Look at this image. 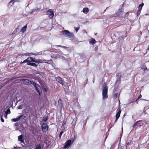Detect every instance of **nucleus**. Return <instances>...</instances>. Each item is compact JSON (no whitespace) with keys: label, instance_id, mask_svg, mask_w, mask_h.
<instances>
[{"label":"nucleus","instance_id":"obj_31","mask_svg":"<svg viewBox=\"0 0 149 149\" xmlns=\"http://www.w3.org/2000/svg\"><path fill=\"white\" fill-rule=\"evenodd\" d=\"M41 147L40 145L39 144H38L37 145L35 149H41Z\"/></svg>","mask_w":149,"mask_h":149},{"label":"nucleus","instance_id":"obj_24","mask_svg":"<svg viewBox=\"0 0 149 149\" xmlns=\"http://www.w3.org/2000/svg\"><path fill=\"white\" fill-rule=\"evenodd\" d=\"M52 66V67L53 69H58V68L56 67L55 64L54 63H52L51 64Z\"/></svg>","mask_w":149,"mask_h":149},{"label":"nucleus","instance_id":"obj_2","mask_svg":"<svg viewBox=\"0 0 149 149\" xmlns=\"http://www.w3.org/2000/svg\"><path fill=\"white\" fill-rule=\"evenodd\" d=\"M108 88L107 86H105L102 90V98L103 99L107 98Z\"/></svg>","mask_w":149,"mask_h":149},{"label":"nucleus","instance_id":"obj_12","mask_svg":"<svg viewBox=\"0 0 149 149\" xmlns=\"http://www.w3.org/2000/svg\"><path fill=\"white\" fill-rule=\"evenodd\" d=\"M23 116V114L19 116H17L16 118H13L12 120L13 122H16L19 120Z\"/></svg>","mask_w":149,"mask_h":149},{"label":"nucleus","instance_id":"obj_38","mask_svg":"<svg viewBox=\"0 0 149 149\" xmlns=\"http://www.w3.org/2000/svg\"><path fill=\"white\" fill-rule=\"evenodd\" d=\"M77 139L76 136H74L73 139H72V143L75 141Z\"/></svg>","mask_w":149,"mask_h":149},{"label":"nucleus","instance_id":"obj_40","mask_svg":"<svg viewBox=\"0 0 149 149\" xmlns=\"http://www.w3.org/2000/svg\"><path fill=\"white\" fill-rule=\"evenodd\" d=\"M62 59L63 60H67V59L65 58V57H63V56H62Z\"/></svg>","mask_w":149,"mask_h":149},{"label":"nucleus","instance_id":"obj_15","mask_svg":"<svg viewBox=\"0 0 149 149\" xmlns=\"http://www.w3.org/2000/svg\"><path fill=\"white\" fill-rule=\"evenodd\" d=\"M82 11L84 14H87L89 12V9L88 8H83Z\"/></svg>","mask_w":149,"mask_h":149},{"label":"nucleus","instance_id":"obj_18","mask_svg":"<svg viewBox=\"0 0 149 149\" xmlns=\"http://www.w3.org/2000/svg\"><path fill=\"white\" fill-rule=\"evenodd\" d=\"M96 42V40L92 38L91 40L89 41V43L91 45H93L95 44Z\"/></svg>","mask_w":149,"mask_h":149},{"label":"nucleus","instance_id":"obj_50","mask_svg":"<svg viewBox=\"0 0 149 149\" xmlns=\"http://www.w3.org/2000/svg\"><path fill=\"white\" fill-rule=\"evenodd\" d=\"M117 95H115V96H117Z\"/></svg>","mask_w":149,"mask_h":149},{"label":"nucleus","instance_id":"obj_30","mask_svg":"<svg viewBox=\"0 0 149 149\" xmlns=\"http://www.w3.org/2000/svg\"><path fill=\"white\" fill-rule=\"evenodd\" d=\"M48 120V118L47 116L44 117L42 119V120L44 122Z\"/></svg>","mask_w":149,"mask_h":149},{"label":"nucleus","instance_id":"obj_9","mask_svg":"<svg viewBox=\"0 0 149 149\" xmlns=\"http://www.w3.org/2000/svg\"><path fill=\"white\" fill-rule=\"evenodd\" d=\"M55 79L59 83L63 85L65 82L64 81L61 77H55Z\"/></svg>","mask_w":149,"mask_h":149},{"label":"nucleus","instance_id":"obj_39","mask_svg":"<svg viewBox=\"0 0 149 149\" xmlns=\"http://www.w3.org/2000/svg\"><path fill=\"white\" fill-rule=\"evenodd\" d=\"M141 97H142L141 95V94H140V95L138 97L137 99L136 100V101H137L138 99H140V98H141Z\"/></svg>","mask_w":149,"mask_h":149},{"label":"nucleus","instance_id":"obj_46","mask_svg":"<svg viewBox=\"0 0 149 149\" xmlns=\"http://www.w3.org/2000/svg\"><path fill=\"white\" fill-rule=\"evenodd\" d=\"M118 119H116V120H115V122H116L118 120Z\"/></svg>","mask_w":149,"mask_h":149},{"label":"nucleus","instance_id":"obj_42","mask_svg":"<svg viewBox=\"0 0 149 149\" xmlns=\"http://www.w3.org/2000/svg\"><path fill=\"white\" fill-rule=\"evenodd\" d=\"M1 121L2 122H4V120L2 117H1Z\"/></svg>","mask_w":149,"mask_h":149},{"label":"nucleus","instance_id":"obj_29","mask_svg":"<svg viewBox=\"0 0 149 149\" xmlns=\"http://www.w3.org/2000/svg\"><path fill=\"white\" fill-rule=\"evenodd\" d=\"M36 91L40 95V90L39 89V88L38 87L37 88H35Z\"/></svg>","mask_w":149,"mask_h":149},{"label":"nucleus","instance_id":"obj_28","mask_svg":"<svg viewBox=\"0 0 149 149\" xmlns=\"http://www.w3.org/2000/svg\"><path fill=\"white\" fill-rule=\"evenodd\" d=\"M138 127V126L137 125V122H136L135 123H134V124L133 127L134 128H137Z\"/></svg>","mask_w":149,"mask_h":149},{"label":"nucleus","instance_id":"obj_53","mask_svg":"<svg viewBox=\"0 0 149 149\" xmlns=\"http://www.w3.org/2000/svg\"><path fill=\"white\" fill-rule=\"evenodd\" d=\"M45 62H47V61H45Z\"/></svg>","mask_w":149,"mask_h":149},{"label":"nucleus","instance_id":"obj_6","mask_svg":"<svg viewBox=\"0 0 149 149\" xmlns=\"http://www.w3.org/2000/svg\"><path fill=\"white\" fill-rule=\"evenodd\" d=\"M30 62H33L37 63H42V62L41 61V60L39 59H36L35 58H33L32 57H29Z\"/></svg>","mask_w":149,"mask_h":149},{"label":"nucleus","instance_id":"obj_26","mask_svg":"<svg viewBox=\"0 0 149 149\" xmlns=\"http://www.w3.org/2000/svg\"><path fill=\"white\" fill-rule=\"evenodd\" d=\"M40 9L37 8L36 9H33L32 10V11L30 12V14H32L35 11H37L38 10H40Z\"/></svg>","mask_w":149,"mask_h":149},{"label":"nucleus","instance_id":"obj_27","mask_svg":"<svg viewBox=\"0 0 149 149\" xmlns=\"http://www.w3.org/2000/svg\"><path fill=\"white\" fill-rule=\"evenodd\" d=\"M40 52H36V53H30V55H39V53H40Z\"/></svg>","mask_w":149,"mask_h":149},{"label":"nucleus","instance_id":"obj_34","mask_svg":"<svg viewBox=\"0 0 149 149\" xmlns=\"http://www.w3.org/2000/svg\"><path fill=\"white\" fill-rule=\"evenodd\" d=\"M56 46V47H62V48H64L65 49L67 48V47H65V46H62V45H57V46Z\"/></svg>","mask_w":149,"mask_h":149},{"label":"nucleus","instance_id":"obj_48","mask_svg":"<svg viewBox=\"0 0 149 149\" xmlns=\"http://www.w3.org/2000/svg\"><path fill=\"white\" fill-rule=\"evenodd\" d=\"M117 95H115V96H117Z\"/></svg>","mask_w":149,"mask_h":149},{"label":"nucleus","instance_id":"obj_55","mask_svg":"<svg viewBox=\"0 0 149 149\" xmlns=\"http://www.w3.org/2000/svg\"><path fill=\"white\" fill-rule=\"evenodd\" d=\"M5 149H6L5 148Z\"/></svg>","mask_w":149,"mask_h":149},{"label":"nucleus","instance_id":"obj_23","mask_svg":"<svg viewBox=\"0 0 149 149\" xmlns=\"http://www.w3.org/2000/svg\"><path fill=\"white\" fill-rule=\"evenodd\" d=\"M27 63V64L28 65V63H29L30 62V61H29V57L27 58L26 59L24 60L23 62H22V63Z\"/></svg>","mask_w":149,"mask_h":149},{"label":"nucleus","instance_id":"obj_44","mask_svg":"<svg viewBox=\"0 0 149 149\" xmlns=\"http://www.w3.org/2000/svg\"><path fill=\"white\" fill-rule=\"evenodd\" d=\"M16 32H17V31H15H15H13V34H14V33H15Z\"/></svg>","mask_w":149,"mask_h":149},{"label":"nucleus","instance_id":"obj_51","mask_svg":"<svg viewBox=\"0 0 149 149\" xmlns=\"http://www.w3.org/2000/svg\"><path fill=\"white\" fill-rule=\"evenodd\" d=\"M123 4H122V6H123Z\"/></svg>","mask_w":149,"mask_h":149},{"label":"nucleus","instance_id":"obj_21","mask_svg":"<svg viewBox=\"0 0 149 149\" xmlns=\"http://www.w3.org/2000/svg\"><path fill=\"white\" fill-rule=\"evenodd\" d=\"M17 1L18 0H11L9 3L8 4L9 5H10L11 3L12 4L11 5V6H12L13 5L14 2Z\"/></svg>","mask_w":149,"mask_h":149},{"label":"nucleus","instance_id":"obj_7","mask_svg":"<svg viewBox=\"0 0 149 149\" xmlns=\"http://www.w3.org/2000/svg\"><path fill=\"white\" fill-rule=\"evenodd\" d=\"M72 143V142L71 140H68L65 143L63 148L65 149L68 148Z\"/></svg>","mask_w":149,"mask_h":149},{"label":"nucleus","instance_id":"obj_54","mask_svg":"<svg viewBox=\"0 0 149 149\" xmlns=\"http://www.w3.org/2000/svg\"><path fill=\"white\" fill-rule=\"evenodd\" d=\"M14 149H16V148H14Z\"/></svg>","mask_w":149,"mask_h":149},{"label":"nucleus","instance_id":"obj_5","mask_svg":"<svg viewBox=\"0 0 149 149\" xmlns=\"http://www.w3.org/2000/svg\"><path fill=\"white\" fill-rule=\"evenodd\" d=\"M47 15L50 19H52L54 15V13L51 9H49L46 12Z\"/></svg>","mask_w":149,"mask_h":149},{"label":"nucleus","instance_id":"obj_32","mask_svg":"<svg viewBox=\"0 0 149 149\" xmlns=\"http://www.w3.org/2000/svg\"><path fill=\"white\" fill-rule=\"evenodd\" d=\"M5 113H7V114H10V109H8L6 111Z\"/></svg>","mask_w":149,"mask_h":149},{"label":"nucleus","instance_id":"obj_8","mask_svg":"<svg viewBox=\"0 0 149 149\" xmlns=\"http://www.w3.org/2000/svg\"><path fill=\"white\" fill-rule=\"evenodd\" d=\"M21 81L23 82L24 84L26 85L31 84V82L33 81H30L29 79H22Z\"/></svg>","mask_w":149,"mask_h":149},{"label":"nucleus","instance_id":"obj_13","mask_svg":"<svg viewBox=\"0 0 149 149\" xmlns=\"http://www.w3.org/2000/svg\"><path fill=\"white\" fill-rule=\"evenodd\" d=\"M137 122L138 126L139 127H140L142 125L146 123V122L144 121L139 120Z\"/></svg>","mask_w":149,"mask_h":149},{"label":"nucleus","instance_id":"obj_43","mask_svg":"<svg viewBox=\"0 0 149 149\" xmlns=\"http://www.w3.org/2000/svg\"><path fill=\"white\" fill-rule=\"evenodd\" d=\"M7 113H5V114H4V117L6 118L7 117Z\"/></svg>","mask_w":149,"mask_h":149},{"label":"nucleus","instance_id":"obj_4","mask_svg":"<svg viewBox=\"0 0 149 149\" xmlns=\"http://www.w3.org/2000/svg\"><path fill=\"white\" fill-rule=\"evenodd\" d=\"M123 8H121V9H119L116 13V16H118L120 17H123V16L122 15H123V14H124L125 15L126 14H127V13L125 14L124 13H123Z\"/></svg>","mask_w":149,"mask_h":149},{"label":"nucleus","instance_id":"obj_47","mask_svg":"<svg viewBox=\"0 0 149 149\" xmlns=\"http://www.w3.org/2000/svg\"><path fill=\"white\" fill-rule=\"evenodd\" d=\"M148 50L149 49V45L148 46Z\"/></svg>","mask_w":149,"mask_h":149},{"label":"nucleus","instance_id":"obj_11","mask_svg":"<svg viewBox=\"0 0 149 149\" xmlns=\"http://www.w3.org/2000/svg\"><path fill=\"white\" fill-rule=\"evenodd\" d=\"M121 74L120 73H118L116 76L117 80L116 81V84H119L120 81Z\"/></svg>","mask_w":149,"mask_h":149},{"label":"nucleus","instance_id":"obj_49","mask_svg":"<svg viewBox=\"0 0 149 149\" xmlns=\"http://www.w3.org/2000/svg\"><path fill=\"white\" fill-rule=\"evenodd\" d=\"M117 95H115V96H117Z\"/></svg>","mask_w":149,"mask_h":149},{"label":"nucleus","instance_id":"obj_20","mask_svg":"<svg viewBox=\"0 0 149 149\" xmlns=\"http://www.w3.org/2000/svg\"><path fill=\"white\" fill-rule=\"evenodd\" d=\"M28 65L32 66L35 67H37L38 66L35 63H31L30 62L29 63H28Z\"/></svg>","mask_w":149,"mask_h":149},{"label":"nucleus","instance_id":"obj_19","mask_svg":"<svg viewBox=\"0 0 149 149\" xmlns=\"http://www.w3.org/2000/svg\"><path fill=\"white\" fill-rule=\"evenodd\" d=\"M45 61H47V62H42V63H47L48 64H51L52 63H53V61L52 60L50 59L49 60H45Z\"/></svg>","mask_w":149,"mask_h":149},{"label":"nucleus","instance_id":"obj_10","mask_svg":"<svg viewBox=\"0 0 149 149\" xmlns=\"http://www.w3.org/2000/svg\"><path fill=\"white\" fill-rule=\"evenodd\" d=\"M18 140L22 143L24 142V139L22 135H21L18 136Z\"/></svg>","mask_w":149,"mask_h":149},{"label":"nucleus","instance_id":"obj_36","mask_svg":"<svg viewBox=\"0 0 149 149\" xmlns=\"http://www.w3.org/2000/svg\"><path fill=\"white\" fill-rule=\"evenodd\" d=\"M74 29L75 31H76V32H77L79 30V28L77 27H74Z\"/></svg>","mask_w":149,"mask_h":149},{"label":"nucleus","instance_id":"obj_41","mask_svg":"<svg viewBox=\"0 0 149 149\" xmlns=\"http://www.w3.org/2000/svg\"><path fill=\"white\" fill-rule=\"evenodd\" d=\"M58 102L59 104H61V99H59Z\"/></svg>","mask_w":149,"mask_h":149},{"label":"nucleus","instance_id":"obj_17","mask_svg":"<svg viewBox=\"0 0 149 149\" xmlns=\"http://www.w3.org/2000/svg\"><path fill=\"white\" fill-rule=\"evenodd\" d=\"M126 148H127V147L128 146L130 145H131L132 144L131 143V141L130 140L129 141H127L126 142Z\"/></svg>","mask_w":149,"mask_h":149},{"label":"nucleus","instance_id":"obj_14","mask_svg":"<svg viewBox=\"0 0 149 149\" xmlns=\"http://www.w3.org/2000/svg\"><path fill=\"white\" fill-rule=\"evenodd\" d=\"M121 112V110L120 109H118L117 110V113L116 115V119H118L119 118Z\"/></svg>","mask_w":149,"mask_h":149},{"label":"nucleus","instance_id":"obj_16","mask_svg":"<svg viewBox=\"0 0 149 149\" xmlns=\"http://www.w3.org/2000/svg\"><path fill=\"white\" fill-rule=\"evenodd\" d=\"M27 27V24L23 27L21 29L20 32L22 33H24L26 31Z\"/></svg>","mask_w":149,"mask_h":149},{"label":"nucleus","instance_id":"obj_52","mask_svg":"<svg viewBox=\"0 0 149 149\" xmlns=\"http://www.w3.org/2000/svg\"><path fill=\"white\" fill-rule=\"evenodd\" d=\"M96 34H97V33H95V35H96Z\"/></svg>","mask_w":149,"mask_h":149},{"label":"nucleus","instance_id":"obj_45","mask_svg":"<svg viewBox=\"0 0 149 149\" xmlns=\"http://www.w3.org/2000/svg\"><path fill=\"white\" fill-rule=\"evenodd\" d=\"M143 69H144V70L145 71V70H147V68L146 67V68H144Z\"/></svg>","mask_w":149,"mask_h":149},{"label":"nucleus","instance_id":"obj_37","mask_svg":"<svg viewBox=\"0 0 149 149\" xmlns=\"http://www.w3.org/2000/svg\"><path fill=\"white\" fill-rule=\"evenodd\" d=\"M22 105H20L19 106H18L17 108L18 109H22Z\"/></svg>","mask_w":149,"mask_h":149},{"label":"nucleus","instance_id":"obj_33","mask_svg":"<svg viewBox=\"0 0 149 149\" xmlns=\"http://www.w3.org/2000/svg\"><path fill=\"white\" fill-rule=\"evenodd\" d=\"M141 10H138L137 12V15L139 16L141 13Z\"/></svg>","mask_w":149,"mask_h":149},{"label":"nucleus","instance_id":"obj_25","mask_svg":"<svg viewBox=\"0 0 149 149\" xmlns=\"http://www.w3.org/2000/svg\"><path fill=\"white\" fill-rule=\"evenodd\" d=\"M31 84H32L33 85L35 88L38 87L34 81H33V82H31Z\"/></svg>","mask_w":149,"mask_h":149},{"label":"nucleus","instance_id":"obj_1","mask_svg":"<svg viewBox=\"0 0 149 149\" xmlns=\"http://www.w3.org/2000/svg\"><path fill=\"white\" fill-rule=\"evenodd\" d=\"M63 35L66 37L71 38L74 36V35L68 30H64L62 31Z\"/></svg>","mask_w":149,"mask_h":149},{"label":"nucleus","instance_id":"obj_3","mask_svg":"<svg viewBox=\"0 0 149 149\" xmlns=\"http://www.w3.org/2000/svg\"><path fill=\"white\" fill-rule=\"evenodd\" d=\"M42 131L44 132H46L48 129L47 125L44 123H40Z\"/></svg>","mask_w":149,"mask_h":149},{"label":"nucleus","instance_id":"obj_35","mask_svg":"<svg viewBox=\"0 0 149 149\" xmlns=\"http://www.w3.org/2000/svg\"><path fill=\"white\" fill-rule=\"evenodd\" d=\"M63 131H61L60 132L59 135V138H61L62 134L63 133Z\"/></svg>","mask_w":149,"mask_h":149},{"label":"nucleus","instance_id":"obj_22","mask_svg":"<svg viewBox=\"0 0 149 149\" xmlns=\"http://www.w3.org/2000/svg\"><path fill=\"white\" fill-rule=\"evenodd\" d=\"M144 4L143 3H142L141 4L139 5L138 7V10H141Z\"/></svg>","mask_w":149,"mask_h":149}]
</instances>
